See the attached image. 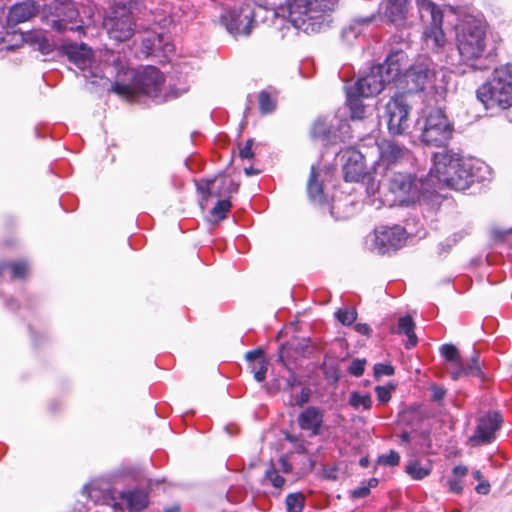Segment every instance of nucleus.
Listing matches in <instances>:
<instances>
[{"label": "nucleus", "mask_w": 512, "mask_h": 512, "mask_svg": "<svg viewBox=\"0 0 512 512\" xmlns=\"http://www.w3.org/2000/svg\"><path fill=\"white\" fill-rule=\"evenodd\" d=\"M400 456L398 452L390 450L388 454H382L378 457V463L384 466H396L399 464Z\"/></svg>", "instance_id": "obj_43"}, {"label": "nucleus", "mask_w": 512, "mask_h": 512, "mask_svg": "<svg viewBox=\"0 0 512 512\" xmlns=\"http://www.w3.org/2000/svg\"><path fill=\"white\" fill-rule=\"evenodd\" d=\"M244 172L247 176L256 175L259 173V171L254 169L253 167L245 168Z\"/></svg>", "instance_id": "obj_62"}, {"label": "nucleus", "mask_w": 512, "mask_h": 512, "mask_svg": "<svg viewBox=\"0 0 512 512\" xmlns=\"http://www.w3.org/2000/svg\"><path fill=\"white\" fill-rule=\"evenodd\" d=\"M39 12V6L33 0H26L13 5L8 12L6 25L14 28L18 24L26 22L35 17Z\"/></svg>", "instance_id": "obj_23"}, {"label": "nucleus", "mask_w": 512, "mask_h": 512, "mask_svg": "<svg viewBox=\"0 0 512 512\" xmlns=\"http://www.w3.org/2000/svg\"><path fill=\"white\" fill-rule=\"evenodd\" d=\"M476 96L486 109L511 107L512 65L494 69L491 78L477 89Z\"/></svg>", "instance_id": "obj_3"}, {"label": "nucleus", "mask_w": 512, "mask_h": 512, "mask_svg": "<svg viewBox=\"0 0 512 512\" xmlns=\"http://www.w3.org/2000/svg\"><path fill=\"white\" fill-rule=\"evenodd\" d=\"M38 49L43 55H48L54 50V45L46 38L38 41Z\"/></svg>", "instance_id": "obj_53"}, {"label": "nucleus", "mask_w": 512, "mask_h": 512, "mask_svg": "<svg viewBox=\"0 0 512 512\" xmlns=\"http://www.w3.org/2000/svg\"><path fill=\"white\" fill-rule=\"evenodd\" d=\"M458 51L462 61L472 70L489 68L485 51V32L478 26H468L458 35Z\"/></svg>", "instance_id": "obj_4"}, {"label": "nucleus", "mask_w": 512, "mask_h": 512, "mask_svg": "<svg viewBox=\"0 0 512 512\" xmlns=\"http://www.w3.org/2000/svg\"><path fill=\"white\" fill-rule=\"evenodd\" d=\"M468 468L464 465H457L452 470V477L447 480L448 488L455 494L463 492L462 479L467 475Z\"/></svg>", "instance_id": "obj_31"}, {"label": "nucleus", "mask_w": 512, "mask_h": 512, "mask_svg": "<svg viewBox=\"0 0 512 512\" xmlns=\"http://www.w3.org/2000/svg\"><path fill=\"white\" fill-rule=\"evenodd\" d=\"M259 110L261 114H269L276 108V99L267 90L258 94Z\"/></svg>", "instance_id": "obj_35"}, {"label": "nucleus", "mask_w": 512, "mask_h": 512, "mask_svg": "<svg viewBox=\"0 0 512 512\" xmlns=\"http://www.w3.org/2000/svg\"><path fill=\"white\" fill-rule=\"evenodd\" d=\"M400 440L403 443H409L411 440L410 433L407 431L402 432L400 435Z\"/></svg>", "instance_id": "obj_60"}, {"label": "nucleus", "mask_w": 512, "mask_h": 512, "mask_svg": "<svg viewBox=\"0 0 512 512\" xmlns=\"http://www.w3.org/2000/svg\"><path fill=\"white\" fill-rule=\"evenodd\" d=\"M253 140L248 139L245 145L240 148L239 156L243 159H252L254 157V152L252 151Z\"/></svg>", "instance_id": "obj_52"}, {"label": "nucleus", "mask_w": 512, "mask_h": 512, "mask_svg": "<svg viewBox=\"0 0 512 512\" xmlns=\"http://www.w3.org/2000/svg\"><path fill=\"white\" fill-rule=\"evenodd\" d=\"M375 392L380 403L385 404L391 398V388L387 386H376Z\"/></svg>", "instance_id": "obj_49"}, {"label": "nucleus", "mask_w": 512, "mask_h": 512, "mask_svg": "<svg viewBox=\"0 0 512 512\" xmlns=\"http://www.w3.org/2000/svg\"><path fill=\"white\" fill-rule=\"evenodd\" d=\"M265 478L268 479L275 488H282L285 484V478L274 468H270L266 471Z\"/></svg>", "instance_id": "obj_46"}, {"label": "nucleus", "mask_w": 512, "mask_h": 512, "mask_svg": "<svg viewBox=\"0 0 512 512\" xmlns=\"http://www.w3.org/2000/svg\"><path fill=\"white\" fill-rule=\"evenodd\" d=\"M245 359L248 362V366H253V364L259 363L261 360L265 359V352L262 348H256L254 350L248 351L245 354Z\"/></svg>", "instance_id": "obj_45"}, {"label": "nucleus", "mask_w": 512, "mask_h": 512, "mask_svg": "<svg viewBox=\"0 0 512 512\" xmlns=\"http://www.w3.org/2000/svg\"><path fill=\"white\" fill-rule=\"evenodd\" d=\"M420 186L419 181L408 173H395L388 183L389 191L402 205L415 202L420 198Z\"/></svg>", "instance_id": "obj_13"}, {"label": "nucleus", "mask_w": 512, "mask_h": 512, "mask_svg": "<svg viewBox=\"0 0 512 512\" xmlns=\"http://www.w3.org/2000/svg\"><path fill=\"white\" fill-rule=\"evenodd\" d=\"M359 465H360L361 467H364V468L368 467V465H369V460H368V458H367V457H363V458H361V459L359 460Z\"/></svg>", "instance_id": "obj_64"}, {"label": "nucleus", "mask_w": 512, "mask_h": 512, "mask_svg": "<svg viewBox=\"0 0 512 512\" xmlns=\"http://www.w3.org/2000/svg\"><path fill=\"white\" fill-rule=\"evenodd\" d=\"M164 512H180V507L178 505H173L164 510Z\"/></svg>", "instance_id": "obj_63"}, {"label": "nucleus", "mask_w": 512, "mask_h": 512, "mask_svg": "<svg viewBox=\"0 0 512 512\" xmlns=\"http://www.w3.org/2000/svg\"><path fill=\"white\" fill-rule=\"evenodd\" d=\"M131 83H123L117 80L112 86V91L119 95L142 93L147 96H157L164 83L163 74L154 66H147L140 72H130Z\"/></svg>", "instance_id": "obj_5"}, {"label": "nucleus", "mask_w": 512, "mask_h": 512, "mask_svg": "<svg viewBox=\"0 0 512 512\" xmlns=\"http://www.w3.org/2000/svg\"><path fill=\"white\" fill-rule=\"evenodd\" d=\"M343 325H353L356 332L359 334L369 336L372 332L371 327L366 322H341Z\"/></svg>", "instance_id": "obj_50"}, {"label": "nucleus", "mask_w": 512, "mask_h": 512, "mask_svg": "<svg viewBox=\"0 0 512 512\" xmlns=\"http://www.w3.org/2000/svg\"><path fill=\"white\" fill-rule=\"evenodd\" d=\"M310 398V390L308 388H302L300 396L296 399V405L303 407Z\"/></svg>", "instance_id": "obj_55"}, {"label": "nucleus", "mask_w": 512, "mask_h": 512, "mask_svg": "<svg viewBox=\"0 0 512 512\" xmlns=\"http://www.w3.org/2000/svg\"><path fill=\"white\" fill-rule=\"evenodd\" d=\"M475 490L479 494L486 495L490 491V484L488 482H480L476 485Z\"/></svg>", "instance_id": "obj_56"}, {"label": "nucleus", "mask_w": 512, "mask_h": 512, "mask_svg": "<svg viewBox=\"0 0 512 512\" xmlns=\"http://www.w3.org/2000/svg\"><path fill=\"white\" fill-rule=\"evenodd\" d=\"M111 63L116 70L117 77L120 78V75L123 74L126 77H130V72H133V69L128 67L127 61L122 58L120 55H111Z\"/></svg>", "instance_id": "obj_38"}, {"label": "nucleus", "mask_w": 512, "mask_h": 512, "mask_svg": "<svg viewBox=\"0 0 512 512\" xmlns=\"http://www.w3.org/2000/svg\"><path fill=\"white\" fill-rule=\"evenodd\" d=\"M238 187V183L225 175H218L213 179L205 180L203 183H197V189L203 195V200H208L211 196L228 197L236 193Z\"/></svg>", "instance_id": "obj_15"}, {"label": "nucleus", "mask_w": 512, "mask_h": 512, "mask_svg": "<svg viewBox=\"0 0 512 512\" xmlns=\"http://www.w3.org/2000/svg\"><path fill=\"white\" fill-rule=\"evenodd\" d=\"M119 498L126 503L130 512H142L149 505L148 493L139 488L121 491Z\"/></svg>", "instance_id": "obj_27"}, {"label": "nucleus", "mask_w": 512, "mask_h": 512, "mask_svg": "<svg viewBox=\"0 0 512 512\" xmlns=\"http://www.w3.org/2000/svg\"><path fill=\"white\" fill-rule=\"evenodd\" d=\"M410 107L404 94L392 97L386 104L389 132L401 135L409 128Z\"/></svg>", "instance_id": "obj_12"}, {"label": "nucleus", "mask_w": 512, "mask_h": 512, "mask_svg": "<svg viewBox=\"0 0 512 512\" xmlns=\"http://www.w3.org/2000/svg\"><path fill=\"white\" fill-rule=\"evenodd\" d=\"M436 78V66L429 60L418 61L408 67L403 79L408 92L417 93L431 87Z\"/></svg>", "instance_id": "obj_10"}, {"label": "nucleus", "mask_w": 512, "mask_h": 512, "mask_svg": "<svg viewBox=\"0 0 512 512\" xmlns=\"http://www.w3.org/2000/svg\"><path fill=\"white\" fill-rule=\"evenodd\" d=\"M369 493V487H367L365 484H362L351 492V496L352 498L359 499L368 496Z\"/></svg>", "instance_id": "obj_54"}, {"label": "nucleus", "mask_w": 512, "mask_h": 512, "mask_svg": "<svg viewBox=\"0 0 512 512\" xmlns=\"http://www.w3.org/2000/svg\"><path fill=\"white\" fill-rule=\"evenodd\" d=\"M430 173H435L440 183L455 190H465L475 181L470 162L446 149L433 154V168Z\"/></svg>", "instance_id": "obj_2"}, {"label": "nucleus", "mask_w": 512, "mask_h": 512, "mask_svg": "<svg viewBox=\"0 0 512 512\" xmlns=\"http://www.w3.org/2000/svg\"><path fill=\"white\" fill-rule=\"evenodd\" d=\"M221 22L232 35H250L254 24V12L249 3H243L225 11Z\"/></svg>", "instance_id": "obj_11"}, {"label": "nucleus", "mask_w": 512, "mask_h": 512, "mask_svg": "<svg viewBox=\"0 0 512 512\" xmlns=\"http://www.w3.org/2000/svg\"><path fill=\"white\" fill-rule=\"evenodd\" d=\"M139 0H114V5L109 15L104 19V27L110 38L123 42L130 39L135 31L132 12L129 8Z\"/></svg>", "instance_id": "obj_6"}, {"label": "nucleus", "mask_w": 512, "mask_h": 512, "mask_svg": "<svg viewBox=\"0 0 512 512\" xmlns=\"http://www.w3.org/2000/svg\"><path fill=\"white\" fill-rule=\"evenodd\" d=\"M409 58L407 53L402 49L391 50L386 56L385 61L382 64H378L381 71L386 76V80L389 82L398 80L403 77L402 72L406 71L409 67Z\"/></svg>", "instance_id": "obj_20"}, {"label": "nucleus", "mask_w": 512, "mask_h": 512, "mask_svg": "<svg viewBox=\"0 0 512 512\" xmlns=\"http://www.w3.org/2000/svg\"><path fill=\"white\" fill-rule=\"evenodd\" d=\"M379 481L377 478H370L367 482V484H365L367 487H369V490L371 488H374L378 485Z\"/></svg>", "instance_id": "obj_61"}, {"label": "nucleus", "mask_w": 512, "mask_h": 512, "mask_svg": "<svg viewBox=\"0 0 512 512\" xmlns=\"http://www.w3.org/2000/svg\"><path fill=\"white\" fill-rule=\"evenodd\" d=\"M51 19L49 25L59 33L66 31L77 32L79 35H85V27L82 21H78L79 10L72 0H54L46 5Z\"/></svg>", "instance_id": "obj_7"}, {"label": "nucleus", "mask_w": 512, "mask_h": 512, "mask_svg": "<svg viewBox=\"0 0 512 512\" xmlns=\"http://www.w3.org/2000/svg\"><path fill=\"white\" fill-rule=\"evenodd\" d=\"M430 390L432 393L431 398L435 402L442 401L446 395V389L436 384L431 385Z\"/></svg>", "instance_id": "obj_51"}, {"label": "nucleus", "mask_w": 512, "mask_h": 512, "mask_svg": "<svg viewBox=\"0 0 512 512\" xmlns=\"http://www.w3.org/2000/svg\"><path fill=\"white\" fill-rule=\"evenodd\" d=\"M287 512H302L305 496L301 492L290 493L285 499Z\"/></svg>", "instance_id": "obj_36"}, {"label": "nucleus", "mask_w": 512, "mask_h": 512, "mask_svg": "<svg viewBox=\"0 0 512 512\" xmlns=\"http://www.w3.org/2000/svg\"><path fill=\"white\" fill-rule=\"evenodd\" d=\"M231 207L232 204L228 198L219 200L216 203V205L212 208L211 214L215 218L223 220L226 218V214L230 211Z\"/></svg>", "instance_id": "obj_39"}, {"label": "nucleus", "mask_w": 512, "mask_h": 512, "mask_svg": "<svg viewBox=\"0 0 512 512\" xmlns=\"http://www.w3.org/2000/svg\"><path fill=\"white\" fill-rule=\"evenodd\" d=\"M405 238V229L399 225L382 227L375 231V245L382 254L400 248Z\"/></svg>", "instance_id": "obj_19"}, {"label": "nucleus", "mask_w": 512, "mask_h": 512, "mask_svg": "<svg viewBox=\"0 0 512 512\" xmlns=\"http://www.w3.org/2000/svg\"><path fill=\"white\" fill-rule=\"evenodd\" d=\"M349 404L354 409L362 407L363 409L368 410L372 406V399L369 394H360L359 392L353 391L349 397Z\"/></svg>", "instance_id": "obj_37"}, {"label": "nucleus", "mask_w": 512, "mask_h": 512, "mask_svg": "<svg viewBox=\"0 0 512 512\" xmlns=\"http://www.w3.org/2000/svg\"><path fill=\"white\" fill-rule=\"evenodd\" d=\"M157 51L171 52L173 45L169 43L167 36L163 33H147L142 39V53L148 56Z\"/></svg>", "instance_id": "obj_28"}, {"label": "nucleus", "mask_w": 512, "mask_h": 512, "mask_svg": "<svg viewBox=\"0 0 512 512\" xmlns=\"http://www.w3.org/2000/svg\"><path fill=\"white\" fill-rule=\"evenodd\" d=\"M393 332L407 337V341L404 343L406 349H411L418 343V337L415 333V322H398Z\"/></svg>", "instance_id": "obj_30"}, {"label": "nucleus", "mask_w": 512, "mask_h": 512, "mask_svg": "<svg viewBox=\"0 0 512 512\" xmlns=\"http://www.w3.org/2000/svg\"><path fill=\"white\" fill-rule=\"evenodd\" d=\"M332 125L327 118H318L311 128V136L313 139L330 140Z\"/></svg>", "instance_id": "obj_32"}, {"label": "nucleus", "mask_w": 512, "mask_h": 512, "mask_svg": "<svg viewBox=\"0 0 512 512\" xmlns=\"http://www.w3.org/2000/svg\"><path fill=\"white\" fill-rule=\"evenodd\" d=\"M440 355L449 362H457L460 360L459 351L452 344H443L440 347Z\"/></svg>", "instance_id": "obj_42"}, {"label": "nucleus", "mask_w": 512, "mask_h": 512, "mask_svg": "<svg viewBox=\"0 0 512 512\" xmlns=\"http://www.w3.org/2000/svg\"><path fill=\"white\" fill-rule=\"evenodd\" d=\"M324 421V412L320 407L308 406L300 412L297 418L299 427L304 431H309L312 436L321 434V428Z\"/></svg>", "instance_id": "obj_22"}, {"label": "nucleus", "mask_w": 512, "mask_h": 512, "mask_svg": "<svg viewBox=\"0 0 512 512\" xmlns=\"http://www.w3.org/2000/svg\"><path fill=\"white\" fill-rule=\"evenodd\" d=\"M292 25L305 33L326 30L331 23L335 0H286Z\"/></svg>", "instance_id": "obj_1"}, {"label": "nucleus", "mask_w": 512, "mask_h": 512, "mask_svg": "<svg viewBox=\"0 0 512 512\" xmlns=\"http://www.w3.org/2000/svg\"><path fill=\"white\" fill-rule=\"evenodd\" d=\"M379 162L378 166L389 168L392 165L409 160L410 151L392 140H383L378 144Z\"/></svg>", "instance_id": "obj_21"}, {"label": "nucleus", "mask_w": 512, "mask_h": 512, "mask_svg": "<svg viewBox=\"0 0 512 512\" xmlns=\"http://www.w3.org/2000/svg\"><path fill=\"white\" fill-rule=\"evenodd\" d=\"M319 177V169L317 166L312 165L310 170V177L307 183V193L310 201L319 206H327L331 215L335 217V219H345L346 215H341L339 213V203L333 202L330 204L327 200V196L323 191L322 184L318 181Z\"/></svg>", "instance_id": "obj_16"}, {"label": "nucleus", "mask_w": 512, "mask_h": 512, "mask_svg": "<svg viewBox=\"0 0 512 512\" xmlns=\"http://www.w3.org/2000/svg\"><path fill=\"white\" fill-rule=\"evenodd\" d=\"M410 4L411 0H381L379 13L387 23L401 27L407 21Z\"/></svg>", "instance_id": "obj_18"}, {"label": "nucleus", "mask_w": 512, "mask_h": 512, "mask_svg": "<svg viewBox=\"0 0 512 512\" xmlns=\"http://www.w3.org/2000/svg\"><path fill=\"white\" fill-rule=\"evenodd\" d=\"M295 383H296V375L294 373H292L290 375V377L287 379V382H286L287 387L291 389L295 385Z\"/></svg>", "instance_id": "obj_59"}, {"label": "nucleus", "mask_w": 512, "mask_h": 512, "mask_svg": "<svg viewBox=\"0 0 512 512\" xmlns=\"http://www.w3.org/2000/svg\"><path fill=\"white\" fill-rule=\"evenodd\" d=\"M461 374L475 376L483 381L486 379V375L482 371L481 364L479 362V357L477 354H474L471 357L470 362L466 367H464L461 371L455 373L454 378L456 379Z\"/></svg>", "instance_id": "obj_34"}, {"label": "nucleus", "mask_w": 512, "mask_h": 512, "mask_svg": "<svg viewBox=\"0 0 512 512\" xmlns=\"http://www.w3.org/2000/svg\"><path fill=\"white\" fill-rule=\"evenodd\" d=\"M365 365H366L365 359L356 358V359L352 360L347 371L352 376L360 377L364 373Z\"/></svg>", "instance_id": "obj_44"}, {"label": "nucleus", "mask_w": 512, "mask_h": 512, "mask_svg": "<svg viewBox=\"0 0 512 512\" xmlns=\"http://www.w3.org/2000/svg\"><path fill=\"white\" fill-rule=\"evenodd\" d=\"M346 95H347V105L350 110L351 118L357 119V120L364 118L365 107L361 100V98H363L362 95L358 94L351 87L347 88Z\"/></svg>", "instance_id": "obj_29"}, {"label": "nucleus", "mask_w": 512, "mask_h": 512, "mask_svg": "<svg viewBox=\"0 0 512 512\" xmlns=\"http://www.w3.org/2000/svg\"><path fill=\"white\" fill-rule=\"evenodd\" d=\"M13 279H24L29 271L28 264L25 261L9 263Z\"/></svg>", "instance_id": "obj_40"}, {"label": "nucleus", "mask_w": 512, "mask_h": 512, "mask_svg": "<svg viewBox=\"0 0 512 512\" xmlns=\"http://www.w3.org/2000/svg\"><path fill=\"white\" fill-rule=\"evenodd\" d=\"M364 156L356 150L348 151L347 159L343 165V175L347 182H359L366 175Z\"/></svg>", "instance_id": "obj_25"}, {"label": "nucleus", "mask_w": 512, "mask_h": 512, "mask_svg": "<svg viewBox=\"0 0 512 512\" xmlns=\"http://www.w3.org/2000/svg\"><path fill=\"white\" fill-rule=\"evenodd\" d=\"M390 83L386 80V76L378 65L371 67L368 74L358 79V81L350 86L362 97H372L379 94L386 84Z\"/></svg>", "instance_id": "obj_17"}, {"label": "nucleus", "mask_w": 512, "mask_h": 512, "mask_svg": "<svg viewBox=\"0 0 512 512\" xmlns=\"http://www.w3.org/2000/svg\"><path fill=\"white\" fill-rule=\"evenodd\" d=\"M453 126L441 109H433L424 118L420 140L427 146L444 147L452 137Z\"/></svg>", "instance_id": "obj_9"}, {"label": "nucleus", "mask_w": 512, "mask_h": 512, "mask_svg": "<svg viewBox=\"0 0 512 512\" xmlns=\"http://www.w3.org/2000/svg\"><path fill=\"white\" fill-rule=\"evenodd\" d=\"M432 465L429 461H427L425 464H422L418 460L411 461L406 466V472L411 478L415 480H421L428 476L431 473Z\"/></svg>", "instance_id": "obj_33"}, {"label": "nucleus", "mask_w": 512, "mask_h": 512, "mask_svg": "<svg viewBox=\"0 0 512 512\" xmlns=\"http://www.w3.org/2000/svg\"><path fill=\"white\" fill-rule=\"evenodd\" d=\"M374 375L375 377H380L383 375L391 376L394 374V367L390 364H384V363H376L374 365Z\"/></svg>", "instance_id": "obj_48"}, {"label": "nucleus", "mask_w": 512, "mask_h": 512, "mask_svg": "<svg viewBox=\"0 0 512 512\" xmlns=\"http://www.w3.org/2000/svg\"><path fill=\"white\" fill-rule=\"evenodd\" d=\"M250 372L253 373L254 379L257 382H263L266 378V373L268 370V361L261 360L259 363L253 364V366L249 367Z\"/></svg>", "instance_id": "obj_41"}, {"label": "nucleus", "mask_w": 512, "mask_h": 512, "mask_svg": "<svg viewBox=\"0 0 512 512\" xmlns=\"http://www.w3.org/2000/svg\"><path fill=\"white\" fill-rule=\"evenodd\" d=\"M298 324H299V322H294V321L286 322V324L284 326L285 332L287 333L288 331H293V332L296 331Z\"/></svg>", "instance_id": "obj_57"}, {"label": "nucleus", "mask_w": 512, "mask_h": 512, "mask_svg": "<svg viewBox=\"0 0 512 512\" xmlns=\"http://www.w3.org/2000/svg\"><path fill=\"white\" fill-rule=\"evenodd\" d=\"M512 232V229H509V230H495L494 231V236L496 239H499V240H502L504 239L505 235Z\"/></svg>", "instance_id": "obj_58"}, {"label": "nucleus", "mask_w": 512, "mask_h": 512, "mask_svg": "<svg viewBox=\"0 0 512 512\" xmlns=\"http://www.w3.org/2000/svg\"><path fill=\"white\" fill-rule=\"evenodd\" d=\"M336 320H356L357 311L355 308L342 307L335 312Z\"/></svg>", "instance_id": "obj_47"}, {"label": "nucleus", "mask_w": 512, "mask_h": 512, "mask_svg": "<svg viewBox=\"0 0 512 512\" xmlns=\"http://www.w3.org/2000/svg\"><path fill=\"white\" fill-rule=\"evenodd\" d=\"M83 493L87 495L94 503L114 499V490L110 482L104 479L95 480L84 485Z\"/></svg>", "instance_id": "obj_26"}, {"label": "nucleus", "mask_w": 512, "mask_h": 512, "mask_svg": "<svg viewBox=\"0 0 512 512\" xmlns=\"http://www.w3.org/2000/svg\"><path fill=\"white\" fill-rule=\"evenodd\" d=\"M501 424L502 416L499 412L486 413L478 419L474 434L470 437V442L474 445H485L493 442Z\"/></svg>", "instance_id": "obj_14"}, {"label": "nucleus", "mask_w": 512, "mask_h": 512, "mask_svg": "<svg viewBox=\"0 0 512 512\" xmlns=\"http://www.w3.org/2000/svg\"><path fill=\"white\" fill-rule=\"evenodd\" d=\"M417 7L421 21L428 24L424 30L425 42L438 51L446 42L442 29L443 12L432 0H417Z\"/></svg>", "instance_id": "obj_8"}, {"label": "nucleus", "mask_w": 512, "mask_h": 512, "mask_svg": "<svg viewBox=\"0 0 512 512\" xmlns=\"http://www.w3.org/2000/svg\"><path fill=\"white\" fill-rule=\"evenodd\" d=\"M61 49L69 61L80 69L86 68L92 62L93 51L84 43L66 42L62 44Z\"/></svg>", "instance_id": "obj_24"}]
</instances>
